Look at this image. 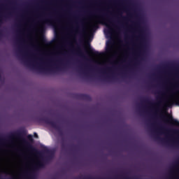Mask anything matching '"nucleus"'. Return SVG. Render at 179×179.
Masks as SVG:
<instances>
[{
	"label": "nucleus",
	"instance_id": "c85d7f7f",
	"mask_svg": "<svg viewBox=\"0 0 179 179\" xmlns=\"http://www.w3.org/2000/svg\"><path fill=\"white\" fill-rule=\"evenodd\" d=\"M174 173V171H170V174H173Z\"/></svg>",
	"mask_w": 179,
	"mask_h": 179
},
{
	"label": "nucleus",
	"instance_id": "412c9836",
	"mask_svg": "<svg viewBox=\"0 0 179 179\" xmlns=\"http://www.w3.org/2000/svg\"><path fill=\"white\" fill-rule=\"evenodd\" d=\"M161 142H162V143H165L166 139H164V138H161Z\"/></svg>",
	"mask_w": 179,
	"mask_h": 179
},
{
	"label": "nucleus",
	"instance_id": "5701e85b",
	"mask_svg": "<svg viewBox=\"0 0 179 179\" xmlns=\"http://www.w3.org/2000/svg\"><path fill=\"white\" fill-rule=\"evenodd\" d=\"M135 61H136V65H138V64H139V62H138V59H135Z\"/></svg>",
	"mask_w": 179,
	"mask_h": 179
},
{
	"label": "nucleus",
	"instance_id": "2eb2a0df",
	"mask_svg": "<svg viewBox=\"0 0 179 179\" xmlns=\"http://www.w3.org/2000/svg\"><path fill=\"white\" fill-rule=\"evenodd\" d=\"M41 70H42V71H50V72H54V70L51 69H41Z\"/></svg>",
	"mask_w": 179,
	"mask_h": 179
},
{
	"label": "nucleus",
	"instance_id": "f8f14e48",
	"mask_svg": "<svg viewBox=\"0 0 179 179\" xmlns=\"http://www.w3.org/2000/svg\"><path fill=\"white\" fill-rule=\"evenodd\" d=\"M111 50H113V45H111V42H110L106 45V51H111Z\"/></svg>",
	"mask_w": 179,
	"mask_h": 179
},
{
	"label": "nucleus",
	"instance_id": "58836bf2",
	"mask_svg": "<svg viewBox=\"0 0 179 179\" xmlns=\"http://www.w3.org/2000/svg\"><path fill=\"white\" fill-rule=\"evenodd\" d=\"M176 87H178V86H176Z\"/></svg>",
	"mask_w": 179,
	"mask_h": 179
},
{
	"label": "nucleus",
	"instance_id": "e433bc0d",
	"mask_svg": "<svg viewBox=\"0 0 179 179\" xmlns=\"http://www.w3.org/2000/svg\"><path fill=\"white\" fill-rule=\"evenodd\" d=\"M108 33H110V31H108Z\"/></svg>",
	"mask_w": 179,
	"mask_h": 179
},
{
	"label": "nucleus",
	"instance_id": "423d86ee",
	"mask_svg": "<svg viewBox=\"0 0 179 179\" xmlns=\"http://www.w3.org/2000/svg\"><path fill=\"white\" fill-rule=\"evenodd\" d=\"M143 54H145V50H143V45H142L141 50V51H139L138 54L137 55L138 58L143 60Z\"/></svg>",
	"mask_w": 179,
	"mask_h": 179
},
{
	"label": "nucleus",
	"instance_id": "473e14b6",
	"mask_svg": "<svg viewBox=\"0 0 179 179\" xmlns=\"http://www.w3.org/2000/svg\"><path fill=\"white\" fill-rule=\"evenodd\" d=\"M1 22H2V20H1V18H0V23H1Z\"/></svg>",
	"mask_w": 179,
	"mask_h": 179
},
{
	"label": "nucleus",
	"instance_id": "c9c22d12",
	"mask_svg": "<svg viewBox=\"0 0 179 179\" xmlns=\"http://www.w3.org/2000/svg\"><path fill=\"white\" fill-rule=\"evenodd\" d=\"M117 30H120V28H117Z\"/></svg>",
	"mask_w": 179,
	"mask_h": 179
},
{
	"label": "nucleus",
	"instance_id": "b1692460",
	"mask_svg": "<svg viewBox=\"0 0 179 179\" xmlns=\"http://www.w3.org/2000/svg\"><path fill=\"white\" fill-rule=\"evenodd\" d=\"M34 137L35 138H38V135L37 134V133H34Z\"/></svg>",
	"mask_w": 179,
	"mask_h": 179
},
{
	"label": "nucleus",
	"instance_id": "a878e982",
	"mask_svg": "<svg viewBox=\"0 0 179 179\" xmlns=\"http://www.w3.org/2000/svg\"><path fill=\"white\" fill-rule=\"evenodd\" d=\"M0 142H5V139H3V138H0Z\"/></svg>",
	"mask_w": 179,
	"mask_h": 179
},
{
	"label": "nucleus",
	"instance_id": "1a4fd4ad",
	"mask_svg": "<svg viewBox=\"0 0 179 179\" xmlns=\"http://www.w3.org/2000/svg\"><path fill=\"white\" fill-rule=\"evenodd\" d=\"M136 26H138V29H140L141 34L139 35V37L141 38H143V30H142V29L141 28V26H139V22H136Z\"/></svg>",
	"mask_w": 179,
	"mask_h": 179
},
{
	"label": "nucleus",
	"instance_id": "0eeeda50",
	"mask_svg": "<svg viewBox=\"0 0 179 179\" xmlns=\"http://www.w3.org/2000/svg\"><path fill=\"white\" fill-rule=\"evenodd\" d=\"M80 99L82 100H90V96L85 94H81L79 95Z\"/></svg>",
	"mask_w": 179,
	"mask_h": 179
},
{
	"label": "nucleus",
	"instance_id": "20e7f679",
	"mask_svg": "<svg viewBox=\"0 0 179 179\" xmlns=\"http://www.w3.org/2000/svg\"><path fill=\"white\" fill-rule=\"evenodd\" d=\"M24 131H17L16 133H13L9 136L10 139H13V138H22V135H24Z\"/></svg>",
	"mask_w": 179,
	"mask_h": 179
},
{
	"label": "nucleus",
	"instance_id": "393cba45",
	"mask_svg": "<svg viewBox=\"0 0 179 179\" xmlns=\"http://www.w3.org/2000/svg\"><path fill=\"white\" fill-rule=\"evenodd\" d=\"M50 159H51V156L46 157L45 160L48 161V160H50Z\"/></svg>",
	"mask_w": 179,
	"mask_h": 179
},
{
	"label": "nucleus",
	"instance_id": "dca6fc26",
	"mask_svg": "<svg viewBox=\"0 0 179 179\" xmlns=\"http://www.w3.org/2000/svg\"><path fill=\"white\" fill-rule=\"evenodd\" d=\"M43 41L44 44H45V45H50V44H51V43L47 41V40H45V39H43Z\"/></svg>",
	"mask_w": 179,
	"mask_h": 179
},
{
	"label": "nucleus",
	"instance_id": "6ab92c4d",
	"mask_svg": "<svg viewBox=\"0 0 179 179\" xmlns=\"http://www.w3.org/2000/svg\"><path fill=\"white\" fill-rule=\"evenodd\" d=\"M145 101H146L147 103H148V104H150V106H155V103H153L149 101L148 100H146Z\"/></svg>",
	"mask_w": 179,
	"mask_h": 179
},
{
	"label": "nucleus",
	"instance_id": "7c9ffc66",
	"mask_svg": "<svg viewBox=\"0 0 179 179\" xmlns=\"http://www.w3.org/2000/svg\"><path fill=\"white\" fill-rule=\"evenodd\" d=\"M110 69H110V68L106 69L107 71H110Z\"/></svg>",
	"mask_w": 179,
	"mask_h": 179
},
{
	"label": "nucleus",
	"instance_id": "4468645a",
	"mask_svg": "<svg viewBox=\"0 0 179 179\" xmlns=\"http://www.w3.org/2000/svg\"><path fill=\"white\" fill-rule=\"evenodd\" d=\"M27 139H28V141H30V142H33V136L28 135L27 136Z\"/></svg>",
	"mask_w": 179,
	"mask_h": 179
},
{
	"label": "nucleus",
	"instance_id": "4be33fe9",
	"mask_svg": "<svg viewBox=\"0 0 179 179\" xmlns=\"http://www.w3.org/2000/svg\"><path fill=\"white\" fill-rule=\"evenodd\" d=\"M87 47H88V48H89V50H91L92 49V48L90 47V43H87Z\"/></svg>",
	"mask_w": 179,
	"mask_h": 179
},
{
	"label": "nucleus",
	"instance_id": "9b49d317",
	"mask_svg": "<svg viewBox=\"0 0 179 179\" xmlns=\"http://www.w3.org/2000/svg\"><path fill=\"white\" fill-rule=\"evenodd\" d=\"M80 33L81 34V38L85 37V34H86V31H85V28L83 27H81V30L80 31Z\"/></svg>",
	"mask_w": 179,
	"mask_h": 179
},
{
	"label": "nucleus",
	"instance_id": "a211bd4d",
	"mask_svg": "<svg viewBox=\"0 0 179 179\" xmlns=\"http://www.w3.org/2000/svg\"><path fill=\"white\" fill-rule=\"evenodd\" d=\"M120 16H121V17H122V19H123V20H127V17H124V16H122V14H119Z\"/></svg>",
	"mask_w": 179,
	"mask_h": 179
},
{
	"label": "nucleus",
	"instance_id": "aec40b11",
	"mask_svg": "<svg viewBox=\"0 0 179 179\" xmlns=\"http://www.w3.org/2000/svg\"><path fill=\"white\" fill-rule=\"evenodd\" d=\"M66 148V145L64 143H62V149H65Z\"/></svg>",
	"mask_w": 179,
	"mask_h": 179
},
{
	"label": "nucleus",
	"instance_id": "f704fd0d",
	"mask_svg": "<svg viewBox=\"0 0 179 179\" xmlns=\"http://www.w3.org/2000/svg\"><path fill=\"white\" fill-rule=\"evenodd\" d=\"M20 52H22V50L20 49Z\"/></svg>",
	"mask_w": 179,
	"mask_h": 179
},
{
	"label": "nucleus",
	"instance_id": "6e6552de",
	"mask_svg": "<svg viewBox=\"0 0 179 179\" xmlns=\"http://www.w3.org/2000/svg\"><path fill=\"white\" fill-rule=\"evenodd\" d=\"M171 124L175 127H179V121L173 117H171Z\"/></svg>",
	"mask_w": 179,
	"mask_h": 179
},
{
	"label": "nucleus",
	"instance_id": "c756f323",
	"mask_svg": "<svg viewBox=\"0 0 179 179\" xmlns=\"http://www.w3.org/2000/svg\"><path fill=\"white\" fill-rule=\"evenodd\" d=\"M160 130H161V131H164V128L162 127V128L160 129Z\"/></svg>",
	"mask_w": 179,
	"mask_h": 179
},
{
	"label": "nucleus",
	"instance_id": "f3484780",
	"mask_svg": "<svg viewBox=\"0 0 179 179\" xmlns=\"http://www.w3.org/2000/svg\"><path fill=\"white\" fill-rule=\"evenodd\" d=\"M92 53L94 55H100V53H99L98 51L92 52Z\"/></svg>",
	"mask_w": 179,
	"mask_h": 179
},
{
	"label": "nucleus",
	"instance_id": "cd10ccee",
	"mask_svg": "<svg viewBox=\"0 0 179 179\" xmlns=\"http://www.w3.org/2000/svg\"><path fill=\"white\" fill-rule=\"evenodd\" d=\"M177 103H178V104H179V96L178 97Z\"/></svg>",
	"mask_w": 179,
	"mask_h": 179
},
{
	"label": "nucleus",
	"instance_id": "4c0bfd02",
	"mask_svg": "<svg viewBox=\"0 0 179 179\" xmlns=\"http://www.w3.org/2000/svg\"><path fill=\"white\" fill-rule=\"evenodd\" d=\"M85 75H86V73H84Z\"/></svg>",
	"mask_w": 179,
	"mask_h": 179
},
{
	"label": "nucleus",
	"instance_id": "ddd939ff",
	"mask_svg": "<svg viewBox=\"0 0 179 179\" xmlns=\"http://www.w3.org/2000/svg\"><path fill=\"white\" fill-rule=\"evenodd\" d=\"M160 117L164 120V122H166L167 124H169V122H170V120H169V119H166V116L161 115Z\"/></svg>",
	"mask_w": 179,
	"mask_h": 179
},
{
	"label": "nucleus",
	"instance_id": "72a5a7b5",
	"mask_svg": "<svg viewBox=\"0 0 179 179\" xmlns=\"http://www.w3.org/2000/svg\"><path fill=\"white\" fill-rule=\"evenodd\" d=\"M172 146H176V144H173Z\"/></svg>",
	"mask_w": 179,
	"mask_h": 179
},
{
	"label": "nucleus",
	"instance_id": "f257e3e1",
	"mask_svg": "<svg viewBox=\"0 0 179 179\" xmlns=\"http://www.w3.org/2000/svg\"><path fill=\"white\" fill-rule=\"evenodd\" d=\"M42 121H43L45 124H47L48 125H50L52 128H54L55 129H56V131L59 132V135H63L64 132L62 131V129L61 128V127H59V125H58L57 122L51 120L50 117H43L42 119Z\"/></svg>",
	"mask_w": 179,
	"mask_h": 179
},
{
	"label": "nucleus",
	"instance_id": "bb28decb",
	"mask_svg": "<svg viewBox=\"0 0 179 179\" xmlns=\"http://www.w3.org/2000/svg\"><path fill=\"white\" fill-rule=\"evenodd\" d=\"M110 77H107L106 78V80H110Z\"/></svg>",
	"mask_w": 179,
	"mask_h": 179
},
{
	"label": "nucleus",
	"instance_id": "f03ea898",
	"mask_svg": "<svg viewBox=\"0 0 179 179\" xmlns=\"http://www.w3.org/2000/svg\"><path fill=\"white\" fill-rule=\"evenodd\" d=\"M61 23V20L57 16H50L48 18L43 20V23Z\"/></svg>",
	"mask_w": 179,
	"mask_h": 179
},
{
	"label": "nucleus",
	"instance_id": "7ed1b4c3",
	"mask_svg": "<svg viewBox=\"0 0 179 179\" xmlns=\"http://www.w3.org/2000/svg\"><path fill=\"white\" fill-rule=\"evenodd\" d=\"M24 143L26 145V146H27V148H28V149L31 150V152H34L37 155H40V152L38 150H37V149L34 148V147H33V145H31V144H30V143L27 142L24 139Z\"/></svg>",
	"mask_w": 179,
	"mask_h": 179
},
{
	"label": "nucleus",
	"instance_id": "2f4dec72",
	"mask_svg": "<svg viewBox=\"0 0 179 179\" xmlns=\"http://www.w3.org/2000/svg\"><path fill=\"white\" fill-rule=\"evenodd\" d=\"M0 37H2V33H0Z\"/></svg>",
	"mask_w": 179,
	"mask_h": 179
},
{
	"label": "nucleus",
	"instance_id": "9d476101",
	"mask_svg": "<svg viewBox=\"0 0 179 179\" xmlns=\"http://www.w3.org/2000/svg\"><path fill=\"white\" fill-rule=\"evenodd\" d=\"M41 167H44V162H39L35 166V169H40Z\"/></svg>",
	"mask_w": 179,
	"mask_h": 179
},
{
	"label": "nucleus",
	"instance_id": "39448f33",
	"mask_svg": "<svg viewBox=\"0 0 179 179\" xmlns=\"http://www.w3.org/2000/svg\"><path fill=\"white\" fill-rule=\"evenodd\" d=\"M101 20L99 23H106V22H110V18L107 16L106 14H102L100 15Z\"/></svg>",
	"mask_w": 179,
	"mask_h": 179
}]
</instances>
